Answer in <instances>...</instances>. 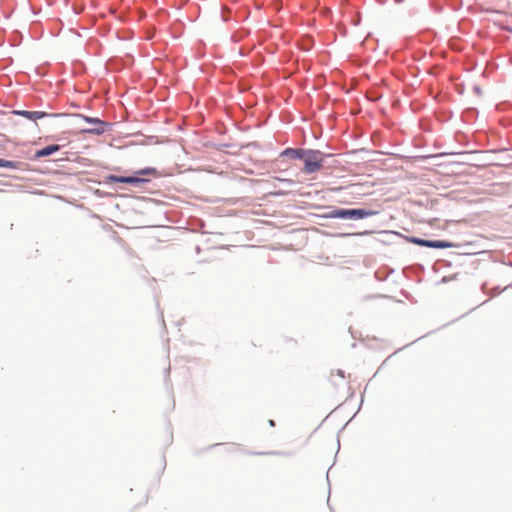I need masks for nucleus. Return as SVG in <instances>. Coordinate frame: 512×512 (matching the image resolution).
I'll list each match as a JSON object with an SVG mask.
<instances>
[{
  "mask_svg": "<svg viewBox=\"0 0 512 512\" xmlns=\"http://www.w3.org/2000/svg\"><path fill=\"white\" fill-rule=\"evenodd\" d=\"M154 172H155L154 169L147 168V169H143V170L138 171L137 174H139V175H148V174H152Z\"/></svg>",
  "mask_w": 512,
  "mask_h": 512,
  "instance_id": "nucleus-11",
  "label": "nucleus"
},
{
  "mask_svg": "<svg viewBox=\"0 0 512 512\" xmlns=\"http://www.w3.org/2000/svg\"><path fill=\"white\" fill-rule=\"evenodd\" d=\"M84 120L88 123H94V125L96 127L94 128H89V129H85L84 132L86 133H90V134H97V135H100L102 133H104V122L97 119V118H90V117H83Z\"/></svg>",
  "mask_w": 512,
  "mask_h": 512,
  "instance_id": "nucleus-3",
  "label": "nucleus"
},
{
  "mask_svg": "<svg viewBox=\"0 0 512 512\" xmlns=\"http://www.w3.org/2000/svg\"><path fill=\"white\" fill-rule=\"evenodd\" d=\"M336 375H338L340 378H344V373L341 370H337Z\"/></svg>",
  "mask_w": 512,
  "mask_h": 512,
  "instance_id": "nucleus-12",
  "label": "nucleus"
},
{
  "mask_svg": "<svg viewBox=\"0 0 512 512\" xmlns=\"http://www.w3.org/2000/svg\"><path fill=\"white\" fill-rule=\"evenodd\" d=\"M333 217L336 218H347V209H337L332 213Z\"/></svg>",
  "mask_w": 512,
  "mask_h": 512,
  "instance_id": "nucleus-10",
  "label": "nucleus"
},
{
  "mask_svg": "<svg viewBox=\"0 0 512 512\" xmlns=\"http://www.w3.org/2000/svg\"><path fill=\"white\" fill-rule=\"evenodd\" d=\"M59 150H60V145L52 144V145L46 146L40 150H37L35 152L34 157H35V159L43 158V157L49 156Z\"/></svg>",
  "mask_w": 512,
  "mask_h": 512,
  "instance_id": "nucleus-7",
  "label": "nucleus"
},
{
  "mask_svg": "<svg viewBox=\"0 0 512 512\" xmlns=\"http://www.w3.org/2000/svg\"><path fill=\"white\" fill-rule=\"evenodd\" d=\"M107 181L110 183H126V184H136L141 182L142 180L138 177L134 176H116V175H109L107 176Z\"/></svg>",
  "mask_w": 512,
  "mask_h": 512,
  "instance_id": "nucleus-5",
  "label": "nucleus"
},
{
  "mask_svg": "<svg viewBox=\"0 0 512 512\" xmlns=\"http://www.w3.org/2000/svg\"><path fill=\"white\" fill-rule=\"evenodd\" d=\"M376 213L371 210L365 209H347V218L348 219H363L369 216H373Z\"/></svg>",
  "mask_w": 512,
  "mask_h": 512,
  "instance_id": "nucleus-4",
  "label": "nucleus"
},
{
  "mask_svg": "<svg viewBox=\"0 0 512 512\" xmlns=\"http://www.w3.org/2000/svg\"><path fill=\"white\" fill-rule=\"evenodd\" d=\"M303 171L306 174H312L319 171L323 166V159L319 151H307L304 156Z\"/></svg>",
  "mask_w": 512,
  "mask_h": 512,
  "instance_id": "nucleus-1",
  "label": "nucleus"
},
{
  "mask_svg": "<svg viewBox=\"0 0 512 512\" xmlns=\"http://www.w3.org/2000/svg\"><path fill=\"white\" fill-rule=\"evenodd\" d=\"M13 113L16 115L23 116L32 121H36L38 119L44 118L49 115L46 112H42V111H25V110L13 111Z\"/></svg>",
  "mask_w": 512,
  "mask_h": 512,
  "instance_id": "nucleus-6",
  "label": "nucleus"
},
{
  "mask_svg": "<svg viewBox=\"0 0 512 512\" xmlns=\"http://www.w3.org/2000/svg\"><path fill=\"white\" fill-rule=\"evenodd\" d=\"M0 167L16 169L18 168V163L0 158Z\"/></svg>",
  "mask_w": 512,
  "mask_h": 512,
  "instance_id": "nucleus-9",
  "label": "nucleus"
},
{
  "mask_svg": "<svg viewBox=\"0 0 512 512\" xmlns=\"http://www.w3.org/2000/svg\"><path fill=\"white\" fill-rule=\"evenodd\" d=\"M411 242L414 244H417L419 246H424L428 248H437V249H444V248H451L453 247V244L446 241H431V240H425L421 238H412Z\"/></svg>",
  "mask_w": 512,
  "mask_h": 512,
  "instance_id": "nucleus-2",
  "label": "nucleus"
},
{
  "mask_svg": "<svg viewBox=\"0 0 512 512\" xmlns=\"http://www.w3.org/2000/svg\"><path fill=\"white\" fill-rule=\"evenodd\" d=\"M307 151L303 149L287 148L282 151L281 156H286L291 159H303Z\"/></svg>",
  "mask_w": 512,
  "mask_h": 512,
  "instance_id": "nucleus-8",
  "label": "nucleus"
}]
</instances>
